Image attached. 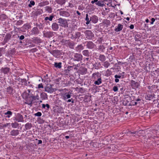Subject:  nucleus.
I'll list each match as a JSON object with an SVG mask.
<instances>
[{
  "mask_svg": "<svg viewBox=\"0 0 159 159\" xmlns=\"http://www.w3.org/2000/svg\"><path fill=\"white\" fill-rule=\"evenodd\" d=\"M57 20L60 26L64 28L68 27V21H69V20H67L61 17L58 19Z\"/></svg>",
  "mask_w": 159,
  "mask_h": 159,
  "instance_id": "f257e3e1",
  "label": "nucleus"
},
{
  "mask_svg": "<svg viewBox=\"0 0 159 159\" xmlns=\"http://www.w3.org/2000/svg\"><path fill=\"white\" fill-rule=\"evenodd\" d=\"M48 52H50L53 57L56 58H58L59 56L62 55L63 52L61 51L57 50H51L49 49H47Z\"/></svg>",
  "mask_w": 159,
  "mask_h": 159,
  "instance_id": "f03ea898",
  "label": "nucleus"
},
{
  "mask_svg": "<svg viewBox=\"0 0 159 159\" xmlns=\"http://www.w3.org/2000/svg\"><path fill=\"white\" fill-rule=\"evenodd\" d=\"M68 36L72 39H79L81 36V33L79 32L69 33Z\"/></svg>",
  "mask_w": 159,
  "mask_h": 159,
  "instance_id": "7ed1b4c3",
  "label": "nucleus"
},
{
  "mask_svg": "<svg viewBox=\"0 0 159 159\" xmlns=\"http://www.w3.org/2000/svg\"><path fill=\"white\" fill-rule=\"evenodd\" d=\"M84 43L87 48L89 49H94L96 47L95 44L91 41H86Z\"/></svg>",
  "mask_w": 159,
  "mask_h": 159,
  "instance_id": "20e7f679",
  "label": "nucleus"
},
{
  "mask_svg": "<svg viewBox=\"0 0 159 159\" xmlns=\"http://www.w3.org/2000/svg\"><path fill=\"white\" fill-rule=\"evenodd\" d=\"M86 38L89 40H91L94 37V35L92 31L89 30H87L84 32Z\"/></svg>",
  "mask_w": 159,
  "mask_h": 159,
  "instance_id": "39448f33",
  "label": "nucleus"
},
{
  "mask_svg": "<svg viewBox=\"0 0 159 159\" xmlns=\"http://www.w3.org/2000/svg\"><path fill=\"white\" fill-rule=\"evenodd\" d=\"M83 59V56L80 53H75L74 54V57L71 58V60L74 61H80Z\"/></svg>",
  "mask_w": 159,
  "mask_h": 159,
  "instance_id": "423d86ee",
  "label": "nucleus"
},
{
  "mask_svg": "<svg viewBox=\"0 0 159 159\" xmlns=\"http://www.w3.org/2000/svg\"><path fill=\"white\" fill-rule=\"evenodd\" d=\"M54 17V16L53 14H52L50 15L49 17H46L44 18V20L45 24L47 25H50V21H52L53 20V18Z\"/></svg>",
  "mask_w": 159,
  "mask_h": 159,
  "instance_id": "0eeeda50",
  "label": "nucleus"
},
{
  "mask_svg": "<svg viewBox=\"0 0 159 159\" xmlns=\"http://www.w3.org/2000/svg\"><path fill=\"white\" fill-rule=\"evenodd\" d=\"M54 33L52 31H44L43 32V36L45 38H50L54 36Z\"/></svg>",
  "mask_w": 159,
  "mask_h": 159,
  "instance_id": "6e6552de",
  "label": "nucleus"
},
{
  "mask_svg": "<svg viewBox=\"0 0 159 159\" xmlns=\"http://www.w3.org/2000/svg\"><path fill=\"white\" fill-rule=\"evenodd\" d=\"M63 9L61 8L60 10H58V11H60L59 14L60 16L68 17L70 16V13L66 11L61 10Z\"/></svg>",
  "mask_w": 159,
  "mask_h": 159,
  "instance_id": "1a4fd4ad",
  "label": "nucleus"
},
{
  "mask_svg": "<svg viewBox=\"0 0 159 159\" xmlns=\"http://www.w3.org/2000/svg\"><path fill=\"white\" fill-rule=\"evenodd\" d=\"M62 41L66 43L67 46L71 49H73L75 45V43L72 41L63 39Z\"/></svg>",
  "mask_w": 159,
  "mask_h": 159,
  "instance_id": "9d476101",
  "label": "nucleus"
},
{
  "mask_svg": "<svg viewBox=\"0 0 159 159\" xmlns=\"http://www.w3.org/2000/svg\"><path fill=\"white\" fill-rule=\"evenodd\" d=\"M148 93L145 96V98L147 100H151L152 99L154 98L155 95L154 93H151V90H149Z\"/></svg>",
  "mask_w": 159,
  "mask_h": 159,
  "instance_id": "9b49d317",
  "label": "nucleus"
},
{
  "mask_svg": "<svg viewBox=\"0 0 159 159\" xmlns=\"http://www.w3.org/2000/svg\"><path fill=\"white\" fill-rule=\"evenodd\" d=\"M92 79L93 80H95L96 79H98L102 77V74L101 72H97L93 73L92 75Z\"/></svg>",
  "mask_w": 159,
  "mask_h": 159,
  "instance_id": "f8f14e48",
  "label": "nucleus"
},
{
  "mask_svg": "<svg viewBox=\"0 0 159 159\" xmlns=\"http://www.w3.org/2000/svg\"><path fill=\"white\" fill-rule=\"evenodd\" d=\"M14 120L18 122H23L24 120L23 116L19 113H18L15 117H14Z\"/></svg>",
  "mask_w": 159,
  "mask_h": 159,
  "instance_id": "ddd939ff",
  "label": "nucleus"
},
{
  "mask_svg": "<svg viewBox=\"0 0 159 159\" xmlns=\"http://www.w3.org/2000/svg\"><path fill=\"white\" fill-rule=\"evenodd\" d=\"M130 85L133 89L138 88L140 85L138 82H135L134 80H131L130 81Z\"/></svg>",
  "mask_w": 159,
  "mask_h": 159,
  "instance_id": "4468645a",
  "label": "nucleus"
},
{
  "mask_svg": "<svg viewBox=\"0 0 159 159\" xmlns=\"http://www.w3.org/2000/svg\"><path fill=\"white\" fill-rule=\"evenodd\" d=\"M32 41L34 43L37 44H40V43L43 42L42 40L38 37H35L32 38Z\"/></svg>",
  "mask_w": 159,
  "mask_h": 159,
  "instance_id": "2eb2a0df",
  "label": "nucleus"
},
{
  "mask_svg": "<svg viewBox=\"0 0 159 159\" xmlns=\"http://www.w3.org/2000/svg\"><path fill=\"white\" fill-rule=\"evenodd\" d=\"M92 16V14L90 13L86 14L85 20L86 21V24L87 25H88L90 22L91 20Z\"/></svg>",
  "mask_w": 159,
  "mask_h": 159,
  "instance_id": "dca6fc26",
  "label": "nucleus"
},
{
  "mask_svg": "<svg viewBox=\"0 0 159 159\" xmlns=\"http://www.w3.org/2000/svg\"><path fill=\"white\" fill-rule=\"evenodd\" d=\"M106 44L104 43L102 44H101L98 47V51L102 52H104L105 50L106 49Z\"/></svg>",
  "mask_w": 159,
  "mask_h": 159,
  "instance_id": "f3484780",
  "label": "nucleus"
},
{
  "mask_svg": "<svg viewBox=\"0 0 159 159\" xmlns=\"http://www.w3.org/2000/svg\"><path fill=\"white\" fill-rule=\"evenodd\" d=\"M45 91L48 93H52L54 90L50 85H48L45 87Z\"/></svg>",
  "mask_w": 159,
  "mask_h": 159,
  "instance_id": "a211bd4d",
  "label": "nucleus"
},
{
  "mask_svg": "<svg viewBox=\"0 0 159 159\" xmlns=\"http://www.w3.org/2000/svg\"><path fill=\"white\" fill-rule=\"evenodd\" d=\"M59 25L56 22H54L52 23L51 26V28L54 31H57L59 28Z\"/></svg>",
  "mask_w": 159,
  "mask_h": 159,
  "instance_id": "6ab92c4d",
  "label": "nucleus"
},
{
  "mask_svg": "<svg viewBox=\"0 0 159 159\" xmlns=\"http://www.w3.org/2000/svg\"><path fill=\"white\" fill-rule=\"evenodd\" d=\"M4 116L6 118H10L13 115V112L9 110H7L4 113Z\"/></svg>",
  "mask_w": 159,
  "mask_h": 159,
  "instance_id": "aec40b11",
  "label": "nucleus"
},
{
  "mask_svg": "<svg viewBox=\"0 0 159 159\" xmlns=\"http://www.w3.org/2000/svg\"><path fill=\"white\" fill-rule=\"evenodd\" d=\"M61 97L64 100H66L71 97L70 93H65L61 94Z\"/></svg>",
  "mask_w": 159,
  "mask_h": 159,
  "instance_id": "412c9836",
  "label": "nucleus"
},
{
  "mask_svg": "<svg viewBox=\"0 0 159 159\" xmlns=\"http://www.w3.org/2000/svg\"><path fill=\"white\" fill-rule=\"evenodd\" d=\"M32 35H38L40 33V31L37 27H34L32 28L31 31Z\"/></svg>",
  "mask_w": 159,
  "mask_h": 159,
  "instance_id": "4be33fe9",
  "label": "nucleus"
},
{
  "mask_svg": "<svg viewBox=\"0 0 159 159\" xmlns=\"http://www.w3.org/2000/svg\"><path fill=\"white\" fill-rule=\"evenodd\" d=\"M11 34L10 33H7L6 34L4 39L7 43L11 39Z\"/></svg>",
  "mask_w": 159,
  "mask_h": 159,
  "instance_id": "5701e85b",
  "label": "nucleus"
},
{
  "mask_svg": "<svg viewBox=\"0 0 159 159\" xmlns=\"http://www.w3.org/2000/svg\"><path fill=\"white\" fill-rule=\"evenodd\" d=\"M10 68L8 67H2L0 69L1 72L4 74H7L10 71Z\"/></svg>",
  "mask_w": 159,
  "mask_h": 159,
  "instance_id": "b1692460",
  "label": "nucleus"
},
{
  "mask_svg": "<svg viewBox=\"0 0 159 159\" xmlns=\"http://www.w3.org/2000/svg\"><path fill=\"white\" fill-rule=\"evenodd\" d=\"M82 53L84 56L86 57H89L91 56V52H89L88 50H84L82 51Z\"/></svg>",
  "mask_w": 159,
  "mask_h": 159,
  "instance_id": "393cba45",
  "label": "nucleus"
},
{
  "mask_svg": "<svg viewBox=\"0 0 159 159\" xmlns=\"http://www.w3.org/2000/svg\"><path fill=\"white\" fill-rule=\"evenodd\" d=\"M94 82V84L95 85H99L102 83V77L96 79L95 80H93Z\"/></svg>",
  "mask_w": 159,
  "mask_h": 159,
  "instance_id": "a878e982",
  "label": "nucleus"
},
{
  "mask_svg": "<svg viewBox=\"0 0 159 159\" xmlns=\"http://www.w3.org/2000/svg\"><path fill=\"white\" fill-rule=\"evenodd\" d=\"M123 25L120 24L118 25L117 26H116L114 29L115 32H118L121 31L123 28Z\"/></svg>",
  "mask_w": 159,
  "mask_h": 159,
  "instance_id": "bb28decb",
  "label": "nucleus"
},
{
  "mask_svg": "<svg viewBox=\"0 0 159 159\" xmlns=\"http://www.w3.org/2000/svg\"><path fill=\"white\" fill-rule=\"evenodd\" d=\"M10 135L12 136H16L19 133V130L18 129H13L10 132Z\"/></svg>",
  "mask_w": 159,
  "mask_h": 159,
  "instance_id": "cd10ccee",
  "label": "nucleus"
},
{
  "mask_svg": "<svg viewBox=\"0 0 159 159\" xmlns=\"http://www.w3.org/2000/svg\"><path fill=\"white\" fill-rule=\"evenodd\" d=\"M91 21L94 24H96L98 21V17L96 15H92Z\"/></svg>",
  "mask_w": 159,
  "mask_h": 159,
  "instance_id": "c85d7f7f",
  "label": "nucleus"
},
{
  "mask_svg": "<svg viewBox=\"0 0 159 159\" xmlns=\"http://www.w3.org/2000/svg\"><path fill=\"white\" fill-rule=\"evenodd\" d=\"M84 47L82 44L78 45L75 48V50L77 52H80L81 51L84 49Z\"/></svg>",
  "mask_w": 159,
  "mask_h": 159,
  "instance_id": "c756f323",
  "label": "nucleus"
},
{
  "mask_svg": "<svg viewBox=\"0 0 159 159\" xmlns=\"http://www.w3.org/2000/svg\"><path fill=\"white\" fill-rule=\"evenodd\" d=\"M40 98L42 100H45L48 99V95L45 93L43 92L40 93Z\"/></svg>",
  "mask_w": 159,
  "mask_h": 159,
  "instance_id": "7c9ffc66",
  "label": "nucleus"
},
{
  "mask_svg": "<svg viewBox=\"0 0 159 159\" xmlns=\"http://www.w3.org/2000/svg\"><path fill=\"white\" fill-rule=\"evenodd\" d=\"M143 132V130H140L138 131H135L133 132H132L130 131H128V132H127V133L128 135H130L132 134H136L137 135H138L139 134H142L143 133L142 132Z\"/></svg>",
  "mask_w": 159,
  "mask_h": 159,
  "instance_id": "2f4dec72",
  "label": "nucleus"
},
{
  "mask_svg": "<svg viewBox=\"0 0 159 159\" xmlns=\"http://www.w3.org/2000/svg\"><path fill=\"white\" fill-rule=\"evenodd\" d=\"M66 2V0H55L56 3L61 6L64 5Z\"/></svg>",
  "mask_w": 159,
  "mask_h": 159,
  "instance_id": "473e14b6",
  "label": "nucleus"
},
{
  "mask_svg": "<svg viewBox=\"0 0 159 159\" xmlns=\"http://www.w3.org/2000/svg\"><path fill=\"white\" fill-rule=\"evenodd\" d=\"M102 23L106 27H108L111 25V22L110 20L107 19H104L102 21Z\"/></svg>",
  "mask_w": 159,
  "mask_h": 159,
  "instance_id": "72a5a7b5",
  "label": "nucleus"
},
{
  "mask_svg": "<svg viewBox=\"0 0 159 159\" xmlns=\"http://www.w3.org/2000/svg\"><path fill=\"white\" fill-rule=\"evenodd\" d=\"M8 18V16L5 14H2L0 15V20L5 21Z\"/></svg>",
  "mask_w": 159,
  "mask_h": 159,
  "instance_id": "f704fd0d",
  "label": "nucleus"
},
{
  "mask_svg": "<svg viewBox=\"0 0 159 159\" xmlns=\"http://www.w3.org/2000/svg\"><path fill=\"white\" fill-rule=\"evenodd\" d=\"M98 59L99 60L103 62L105 61L106 60V57L104 55L100 54L99 56V57Z\"/></svg>",
  "mask_w": 159,
  "mask_h": 159,
  "instance_id": "c9c22d12",
  "label": "nucleus"
},
{
  "mask_svg": "<svg viewBox=\"0 0 159 159\" xmlns=\"http://www.w3.org/2000/svg\"><path fill=\"white\" fill-rule=\"evenodd\" d=\"M45 10L48 13H51L52 12V7L49 6H47L44 7Z\"/></svg>",
  "mask_w": 159,
  "mask_h": 159,
  "instance_id": "e433bc0d",
  "label": "nucleus"
},
{
  "mask_svg": "<svg viewBox=\"0 0 159 159\" xmlns=\"http://www.w3.org/2000/svg\"><path fill=\"white\" fill-rule=\"evenodd\" d=\"M49 4V2L48 1H43L39 4V6L40 7H43V6L48 5Z\"/></svg>",
  "mask_w": 159,
  "mask_h": 159,
  "instance_id": "4c0bfd02",
  "label": "nucleus"
},
{
  "mask_svg": "<svg viewBox=\"0 0 159 159\" xmlns=\"http://www.w3.org/2000/svg\"><path fill=\"white\" fill-rule=\"evenodd\" d=\"M32 127V124L31 123H27L25 125V129H24L25 130L30 129Z\"/></svg>",
  "mask_w": 159,
  "mask_h": 159,
  "instance_id": "58836bf2",
  "label": "nucleus"
},
{
  "mask_svg": "<svg viewBox=\"0 0 159 159\" xmlns=\"http://www.w3.org/2000/svg\"><path fill=\"white\" fill-rule=\"evenodd\" d=\"M13 88L9 86L7 89V92L8 94H11L13 93Z\"/></svg>",
  "mask_w": 159,
  "mask_h": 159,
  "instance_id": "ea45409f",
  "label": "nucleus"
},
{
  "mask_svg": "<svg viewBox=\"0 0 159 159\" xmlns=\"http://www.w3.org/2000/svg\"><path fill=\"white\" fill-rule=\"evenodd\" d=\"M43 12V11L41 9H37V11H35L34 14L35 16H38L40 15Z\"/></svg>",
  "mask_w": 159,
  "mask_h": 159,
  "instance_id": "a19ab883",
  "label": "nucleus"
},
{
  "mask_svg": "<svg viewBox=\"0 0 159 159\" xmlns=\"http://www.w3.org/2000/svg\"><path fill=\"white\" fill-rule=\"evenodd\" d=\"M61 64L62 63L61 62L59 63L55 62L54 64V66L56 68L60 69L61 67Z\"/></svg>",
  "mask_w": 159,
  "mask_h": 159,
  "instance_id": "79ce46f5",
  "label": "nucleus"
},
{
  "mask_svg": "<svg viewBox=\"0 0 159 159\" xmlns=\"http://www.w3.org/2000/svg\"><path fill=\"white\" fill-rule=\"evenodd\" d=\"M102 66L105 68H108L110 65V64L107 61H104L102 64Z\"/></svg>",
  "mask_w": 159,
  "mask_h": 159,
  "instance_id": "37998d69",
  "label": "nucleus"
},
{
  "mask_svg": "<svg viewBox=\"0 0 159 159\" xmlns=\"http://www.w3.org/2000/svg\"><path fill=\"white\" fill-rule=\"evenodd\" d=\"M106 2H105V4H106L107 6L109 7H114L111 4L112 2V0H106Z\"/></svg>",
  "mask_w": 159,
  "mask_h": 159,
  "instance_id": "c03bdc74",
  "label": "nucleus"
},
{
  "mask_svg": "<svg viewBox=\"0 0 159 159\" xmlns=\"http://www.w3.org/2000/svg\"><path fill=\"white\" fill-rule=\"evenodd\" d=\"M12 127L14 128H16L19 126V124L16 122L14 123H12L11 124Z\"/></svg>",
  "mask_w": 159,
  "mask_h": 159,
  "instance_id": "a18cd8bd",
  "label": "nucleus"
},
{
  "mask_svg": "<svg viewBox=\"0 0 159 159\" xmlns=\"http://www.w3.org/2000/svg\"><path fill=\"white\" fill-rule=\"evenodd\" d=\"M31 98H32V100L34 102V101L37 100H39V96L38 94H37L35 96L32 95L31 96Z\"/></svg>",
  "mask_w": 159,
  "mask_h": 159,
  "instance_id": "49530a36",
  "label": "nucleus"
},
{
  "mask_svg": "<svg viewBox=\"0 0 159 159\" xmlns=\"http://www.w3.org/2000/svg\"><path fill=\"white\" fill-rule=\"evenodd\" d=\"M96 5L100 7L106 6L105 5V4H104L103 3H101L100 1H98V0H97V1L96 3Z\"/></svg>",
  "mask_w": 159,
  "mask_h": 159,
  "instance_id": "de8ad7c7",
  "label": "nucleus"
},
{
  "mask_svg": "<svg viewBox=\"0 0 159 159\" xmlns=\"http://www.w3.org/2000/svg\"><path fill=\"white\" fill-rule=\"evenodd\" d=\"M31 95L26 92L24 93L23 94V97L25 99H27L28 98H31Z\"/></svg>",
  "mask_w": 159,
  "mask_h": 159,
  "instance_id": "09e8293b",
  "label": "nucleus"
},
{
  "mask_svg": "<svg viewBox=\"0 0 159 159\" xmlns=\"http://www.w3.org/2000/svg\"><path fill=\"white\" fill-rule=\"evenodd\" d=\"M156 131L155 130H153L152 131H151L150 132L148 133L147 135L148 137L149 138L152 137L153 135L155 134Z\"/></svg>",
  "mask_w": 159,
  "mask_h": 159,
  "instance_id": "8fccbe9b",
  "label": "nucleus"
},
{
  "mask_svg": "<svg viewBox=\"0 0 159 159\" xmlns=\"http://www.w3.org/2000/svg\"><path fill=\"white\" fill-rule=\"evenodd\" d=\"M21 82L25 86H27L28 85L27 81L25 79H22Z\"/></svg>",
  "mask_w": 159,
  "mask_h": 159,
  "instance_id": "3c124183",
  "label": "nucleus"
},
{
  "mask_svg": "<svg viewBox=\"0 0 159 159\" xmlns=\"http://www.w3.org/2000/svg\"><path fill=\"white\" fill-rule=\"evenodd\" d=\"M93 68L96 70H98L100 68L99 64L97 62H95V63L93 64Z\"/></svg>",
  "mask_w": 159,
  "mask_h": 159,
  "instance_id": "603ef678",
  "label": "nucleus"
},
{
  "mask_svg": "<svg viewBox=\"0 0 159 159\" xmlns=\"http://www.w3.org/2000/svg\"><path fill=\"white\" fill-rule=\"evenodd\" d=\"M27 101L26 102H25L26 103L28 104L29 105L31 106L32 104H34V103H35L36 102H33V101L32 100H31L29 101Z\"/></svg>",
  "mask_w": 159,
  "mask_h": 159,
  "instance_id": "864d4df0",
  "label": "nucleus"
},
{
  "mask_svg": "<svg viewBox=\"0 0 159 159\" xmlns=\"http://www.w3.org/2000/svg\"><path fill=\"white\" fill-rule=\"evenodd\" d=\"M4 48H0V57L2 56L3 54L5 53Z\"/></svg>",
  "mask_w": 159,
  "mask_h": 159,
  "instance_id": "5fc2aeb1",
  "label": "nucleus"
},
{
  "mask_svg": "<svg viewBox=\"0 0 159 159\" xmlns=\"http://www.w3.org/2000/svg\"><path fill=\"white\" fill-rule=\"evenodd\" d=\"M35 4V2L34 1H31L30 2V4L28 5V6L30 7H31L32 6H33Z\"/></svg>",
  "mask_w": 159,
  "mask_h": 159,
  "instance_id": "6e6d98bb",
  "label": "nucleus"
},
{
  "mask_svg": "<svg viewBox=\"0 0 159 159\" xmlns=\"http://www.w3.org/2000/svg\"><path fill=\"white\" fill-rule=\"evenodd\" d=\"M24 21L22 20H19L16 22V24L17 25H20L23 24Z\"/></svg>",
  "mask_w": 159,
  "mask_h": 159,
  "instance_id": "4d7b16f0",
  "label": "nucleus"
},
{
  "mask_svg": "<svg viewBox=\"0 0 159 159\" xmlns=\"http://www.w3.org/2000/svg\"><path fill=\"white\" fill-rule=\"evenodd\" d=\"M131 105L133 106H136L138 104H140V102H137L134 101H132L131 102Z\"/></svg>",
  "mask_w": 159,
  "mask_h": 159,
  "instance_id": "13d9d810",
  "label": "nucleus"
},
{
  "mask_svg": "<svg viewBox=\"0 0 159 159\" xmlns=\"http://www.w3.org/2000/svg\"><path fill=\"white\" fill-rule=\"evenodd\" d=\"M103 38H102L101 37V38H98L97 39V42H98V43L101 44L102 43L103 40Z\"/></svg>",
  "mask_w": 159,
  "mask_h": 159,
  "instance_id": "bf43d9fd",
  "label": "nucleus"
},
{
  "mask_svg": "<svg viewBox=\"0 0 159 159\" xmlns=\"http://www.w3.org/2000/svg\"><path fill=\"white\" fill-rule=\"evenodd\" d=\"M28 45V46H27V47H29L30 48H32V47H34L35 46V44H32V43H30V44H29L28 43V44H27V43H26L25 44V45L26 46Z\"/></svg>",
  "mask_w": 159,
  "mask_h": 159,
  "instance_id": "052dcab7",
  "label": "nucleus"
},
{
  "mask_svg": "<svg viewBox=\"0 0 159 159\" xmlns=\"http://www.w3.org/2000/svg\"><path fill=\"white\" fill-rule=\"evenodd\" d=\"M84 9V7L83 5H80L78 6V9L82 11Z\"/></svg>",
  "mask_w": 159,
  "mask_h": 159,
  "instance_id": "680f3d73",
  "label": "nucleus"
},
{
  "mask_svg": "<svg viewBox=\"0 0 159 159\" xmlns=\"http://www.w3.org/2000/svg\"><path fill=\"white\" fill-rule=\"evenodd\" d=\"M18 36V38H19V40H23L25 39V36L23 35H21L19 36L18 34L17 35Z\"/></svg>",
  "mask_w": 159,
  "mask_h": 159,
  "instance_id": "e2e57ef3",
  "label": "nucleus"
},
{
  "mask_svg": "<svg viewBox=\"0 0 159 159\" xmlns=\"http://www.w3.org/2000/svg\"><path fill=\"white\" fill-rule=\"evenodd\" d=\"M38 27L39 29L42 30L43 29V24L40 23H39V25Z\"/></svg>",
  "mask_w": 159,
  "mask_h": 159,
  "instance_id": "0e129e2a",
  "label": "nucleus"
},
{
  "mask_svg": "<svg viewBox=\"0 0 159 159\" xmlns=\"http://www.w3.org/2000/svg\"><path fill=\"white\" fill-rule=\"evenodd\" d=\"M80 65V64H77L76 65H74L73 66H74V69L75 70H77L78 69L77 67H79Z\"/></svg>",
  "mask_w": 159,
  "mask_h": 159,
  "instance_id": "69168bd1",
  "label": "nucleus"
},
{
  "mask_svg": "<svg viewBox=\"0 0 159 159\" xmlns=\"http://www.w3.org/2000/svg\"><path fill=\"white\" fill-rule=\"evenodd\" d=\"M34 115L37 116H40L42 115V113L40 112H38L34 114Z\"/></svg>",
  "mask_w": 159,
  "mask_h": 159,
  "instance_id": "338daca9",
  "label": "nucleus"
},
{
  "mask_svg": "<svg viewBox=\"0 0 159 159\" xmlns=\"http://www.w3.org/2000/svg\"><path fill=\"white\" fill-rule=\"evenodd\" d=\"M113 90L115 92H117L118 90L117 87L115 86H114L113 88Z\"/></svg>",
  "mask_w": 159,
  "mask_h": 159,
  "instance_id": "774afa93",
  "label": "nucleus"
}]
</instances>
